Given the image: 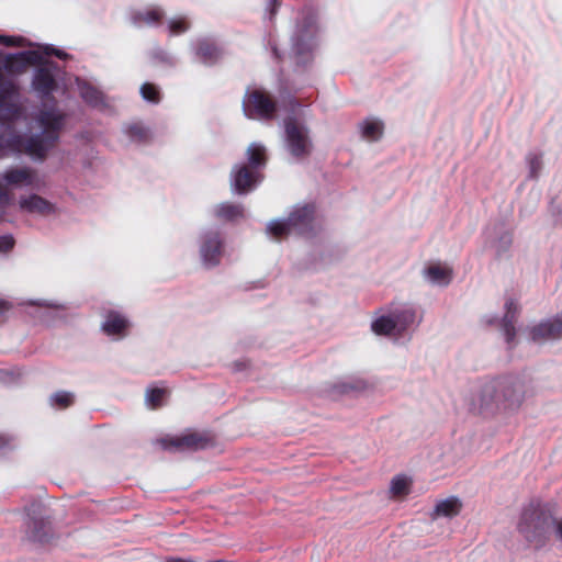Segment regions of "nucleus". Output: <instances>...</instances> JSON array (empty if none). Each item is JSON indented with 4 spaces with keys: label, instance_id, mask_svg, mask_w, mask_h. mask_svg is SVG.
<instances>
[{
    "label": "nucleus",
    "instance_id": "nucleus-12",
    "mask_svg": "<svg viewBox=\"0 0 562 562\" xmlns=\"http://www.w3.org/2000/svg\"><path fill=\"white\" fill-rule=\"evenodd\" d=\"M530 340L537 344L562 337V318L540 323L529 330Z\"/></svg>",
    "mask_w": 562,
    "mask_h": 562
},
{
    "label": "nucleus",
    "instance_id": "nucleus-44",
    "mask_svg": "<svg viewBox=\"0 0 562 562\" xmlns=\"http://www.w3.org/2000/svg\"><path fill=\"white\" fill-rule=\"evenodd\" d=\"M166 562H194L192 560H183V559H180V558H170L168 560H166Z\"/></svg>",
    "mask_w": 562,
    "mask_h": 562
},
{
    "label": "nucleus",
    "instance_id": "nucleus-35",
    "mask_svg": "<svg viewBox=\"0 0 562 562\" xmlns=\"http://www.w3.org/2000/svg\"><path fill=\"white\" fill-rule=\"evenodd\" d=\"M157 443H159L166 450L184 451V446L182 445V436L175 438H161L157 440Z\"/></svg>",
    "mask_w": 562,
    "mask_h": 562
},
{
    "label": "nucleus",
    "instance_id": "nucleus-18",
    "mask_svg": "<svg viewBox=\"0 0 562 562\" xmlns=\"http://www.w3.org/2000/svg\"><path fill=\"white\" fill-rule=\"evenodd\" d=\"M214 215L224 222H238L245 218V207L240 203L223 202L214 207Z\"/></svg>",
    "mask_w": 562,
    "mask_h": 562
},
{
    "label": "nucleus",
    "instance_id": "nucleus-47",
    "mask_svg": "<svg viewBox=\"0 0 562 562\" xmlns=\"http://www.w3.org/2000/svg\"><path fill=\"white\" fill-rule=\"evenodd\" d=\"M3 443L0 441V447L2 446Z\"/></svg>",
    "mask_w": 562,
    "mask_h": 562
},
{
    "label": "nucleus",
    "instance_id": "nucleus-3",
    "mask_svg": "<svg viewBox=\"0 0 562 562\" xmlns=\"http://www.w3.org/2000/svg\"><path fill=\"white\" fill-rule=\"evenodd\" d=\"M553 526L554 517L549 505L533 499L522 507L516 528L530 548L539 550L549 542Z\"/></svg>",
    "mask_w": 562,
    "mask_h": 562
},
{
    "label": "nucleus",
    "instance_id": "nucleus-21",
    "mask_svg": "<svg viewBox=\"0 0 562 562\" xmlns=\"http://www.w3.org/2000/svg\"><path fill=\"white\" fill-rule=\"evenodd\" d=\"M20 206L22 210L41 215H47L54 211L53 204L37 194L21 199Z\"/></svg>",
    "mask_w": 562,
    "mask_h": 562
},
{
    "label": "nucleus",
    "instance_id": "nucleus-26",
    "mask_svg": "<svg viewBox=\"0 0 562 562\" xmlns=\"http://www.w3.org/2000/svg\"><path fill=\"white\" fill-rule=\"evenodd\" d=\"M426 274L434 282L447 284L450 281L451 269L441 263H431L426 269Z\"/></svg>",
    "mask_w": 562,
    "mask_h": 562
},
{
    "label": "nucleus",
    "instance_id": "nucleus-31",
    "mask_svg": "<svg viewBox=\"0 0 562 562\" xmlns=\"http://www.w3.org/2000/svg\"><path fill=\"white\" fill-rule=\"evenodd\" d=\"M200 256L203 265L210 268L220 262L222 251L221 248H201Z\"/></svg>",
    "mask_w": 562,
    "mask_h": 562
},
{
    "label": "nucleus",
    "instance_id": "nucleus-22",
    "mask_svg": "<svg viewBox=\"0 0 562 562\" xmlns=\"http://www.w3.org/2000/svg\"><path fill=\"white\" fill-rule=\"evenodd\" d=\"M186 450H202L214 445L213 437L206 432H190L182 436Z\"/></svg>",
    "mask_w": 562,
    "mask_h": 562
},
{
    "label": "nucleus",
    "instance_id": "nucleus-23",
    "mask_svg": "<svg viewBox=\"0 0 562 562\" xmlns=\"http://www.w3.org/2000/svg\"><path fill=\"white\" fill-rule=\"evenodd\" d=\"M247 159L248 162L246 165L251 167V169L261 171L267 164L266 148L258 144H251L247 148Z\"/></svg>",
    "mask_w": 562,
    "mask_h": 562
},
{
    "label": "nucleus",
    "instance_id": "nucleus-32",
    "mask_svg": "<svg viewBox=\"0 0 562 562\" xmlns=\"http://www.w3.org/2000/svg\"><path fill=\"white\" fill-rule=\"evenodd\" d=\"M19 53L7 55L4 59V69L7 71L21 74L26 69L27 66H30L29 63H25L22 59H19L18 57H15V59H10V57L16 56Z\"/></svg>",
    "mask_w": 562,
    "mask_h": 562
},
{
    "label": "nucleus",
    "instance_id": "nucleus-4",
    "mask_svg": "<svg viewBox=\"0 0 562 562\" xmlns=\"http://www.w3.org/2000/svg\"><path fill=\"white\" fill-rule=\"evenodd\" d=\"M52 55L59 58L67 57V54L50 46L44 47L43 53L40 50H25L16 55L19 59L36 67L32 79V88L42 99H46L57 89L59 66L47 58ZM10 59H15V56L10 57Z\"/></svg>",
    "mask_w": 562,
    "mask_h": 562
},
{
    "label": "nucleus",
    "instance_id": "nucleus-19",
    "mask_svg": "<svg viewBox=\"0 0 562 562\" xmlns=\"http://www.w3.org/2000/svg\"><path fill=\"white\" fill-rule=\"evenodd\" d=\"M36 178V171L29 167L11 168L3 175V179L11 186H33Z\"/></svg>",
    "mask_w": 562,
    "mask_h": 562
},
{
    "label": "nucleus",
    "instance_id": "nucleus-10",
    "mask_svg": "<svg viewBox=\"0 0 562 562\" xmlns=\"http://www.w3.org/2000/svg\"><path fill=\"white\" fill-rule=\"evenodd\" d=\"M261 171L251 169L248 165H235L231 172V186L235 193L246 194L254 190L262 180Z\"/></svg>",
    "mask_w": 562,
    "mask_h": 562
},
{
    "label": "nucleus",
    "instance_id": "nucleus-24",
    "mask_svg": "<svg viewBox=\"0 0 562 562\" xmlns=\"http://www.w3.org/2000/svg\"><path fill=\"white\" fill-rule=\"evenodd\" d=\"M124 132L132 142L137 144L148 143L151 136L150 131L139 122L127 124Z\"/></svg>",
    "mask_w": 562,
    "mask_h": 562
},
{
    "label": "nucleus",
    "instance_id": "nucleus-13",
    "mask_svg": "<svg viewBox=\"0 0 562 562\" xmlns=\"http://www.w3.org/2000/svg\"><path fill=\"white\" fill-rule=\"evenodd\" d=\"M75 83L78 88L79 95L89 105L95 109H104L108 106L104 93L91 82L75 77Z\"/></svg>",
    "mask_w": 562,
    "mask_h": 562
},
{
    "label": "nucleus",
    "instance_id": "nucleus-42",
    "mask_svg": "<svg viewBox=\"0 0 562 562\" xmlns=\"http://www.w3.org/2000/svg\"><path fill=\"white\" fill-rule=\"evenodd\" d=\"M27 304H30V305H37V306L47 307V308H58V305H54V304L47 303L45 301H43V302H29Z\"/></svg>",
    "mask_w": 562,
    "mask_h": 562
},
{
    "label": "nucleus",
    "instance_id": "nucleus-46",
    "mask_svg": "<svg viewBox=\"0 0 562 562\" xmlns=\"http://www.w3.org/2000/svg\"><path fill=\"white\" fill-rule=\"evenodd\" d=\"M214 246H222V243L221 241H216V244Z\"/></svg>",
    "mask_w": 562,
    "mask_h": 562
},
{
    "label": "nucleus",
    "instance_id": "nucleus-16",
    "mask_svg": "<svg viewBox=\"0 0 562 562\" xmlns=\"http://www.w3.org/2000/svg\"><path fill=\"white\" fill-rule=\"evenodd\" d=\"M16 92V87L11 79H8L0 68V120L9 119L13 113V105L9 99Z\"/></svg>",
    "mask_w": 562,
    "mask_h": 562
},
{
    "label": "nucleus",
    "instance_id": "nucleus-2",
    "mask_svg": "<svg viewBox=\"0 0 562 562\" xmlns=\"http://www.w3.org/2000/svg\"><path fill=\"white\" fill-rule=\"evenodd\" d=\"M37 122L42 127V133L23 136L16 133H10L8 136H0V157L4 156L7 150L24 153L32 158L44 160L48 151L56 146L59 140V133L64 124V117L55 110H43L37 116Z\"/></svg>",
    "mask_w": 562,
    "mask_h": 562
},
{
    "label": "nucleus",
    "instance_id": "nucleus-9",
    "mask_svg": "<svg viewBox=\"0 0 562 562\" xmlns=\"http://www.w3.org/2000/svg\"><path fill=\"white\" fill-rule=\"evenodd\" d=\"M316 33L315 19L306 16L302 24L297 25L294 34L293 52L297 66L305 67L311 64L313 56V38Z\"/></svg>",
    "mask_w": 562,
    "mask_h": 562
},
{
    "label": "nucleus",
    "instance_id": "nucleus-40",
    "mask_svg": "<svg viewBox=\"0 0 562 562\" xmlns=\"http://www.w3.org/2000/svg\"><path fill=\"white\" fill-rule=\"evenodd\" d=\"M279 7H280L279 0H270L269 8H268V10L270 12V19L274 18Z\"/></svg>",
    "mask_w": 562,
    "mask_h": 562
},
{
    "label": "nucleus",
    "instance_id": "nucleus-39",
    "mask_svg": "<svg viewBox=\"0 0 562 562\" xmlns=\"http://www.w3.org/2000/svg\"><path fill=\"white\" fill-rule=\"evenodd\" d=\"M541 165H542V162H541L540 156L533 155V156L529 157V169H530V176L532 178L538 177V172L541 169Z\"/></svg>",
    "mask_w": 562,
    "mask_h": 562
},
{
    "label": "nucleus",
    "instance_id": "nucleus-30",
    "mask_svg": "<svg viewBox=\"0 0 562 562\" xmlns=\"http://www.w3.org/2000/svg\"><path fill=\"white\" fill-rule=\"evenodd\" d=\"M397 327V333L401 334L415 322V312L411 308H405L392 314Z\"/></svg>",
    "mask_w": 562,
    "mask_h": 562
},
{
    "label": "nucleus",
    "instance_id": "nucleus-37",
    "mask_svg": "<svg viewBox=\"0 0 562 562\" xmlns=\"http://www.w3.org/2000/svg\"><path fill=\"white\" fill-rule=\"evenodd\" d=\"M70 397L68 393H56L52 396V404L58 408L68 407Z\"/></svg>",
    "mask_w": 562,
    "mask_h": 562
},
{
    "label": "nucleus",
    "instance_id": "nucleus-6",
    "mask_svg": "<svg viewBox=\"0 0 562 562\" xmlns=\"http://www.w3.org/2000/svg\"><path fill=\"white\" fill-rule=\"evenodd\" d=\"M315 212L314 204L296 206L286 218L270 222L267 232L276 238L310 234L314 229Z\"/></svg>",
    "mask_w": 562,
    "mask_h": 562
},
{
    "label": "nucleus",
    "instance_id": "nucleus-38",
    "mask_svg": "<svg viewBox=\"0 0 562 562\" xmlns=\"http://www.w3.org/2000/svg\"><path fill=\"white\" fill-rule=\"evenodd\" d=\"M0 44L7 47H20L23 45V38L9 35H0Z\"/></svg>",
    "mask_w": 562,
    "mask_h": 562
},
{
    "label": "nucleus",
    "instance_id": "nucleus-1",
    "mask_svg": "<svg viewBox=\"0 0 562 562\" xmlns=\"http://www.w3.org/2000/svg\"><path fill=\"white\" fill-rule=\"evenodd\" d=\"M536 393L533 382L519 375H504L479 384L469 395V411L484 416L514 415Z\"/></svg>",
    "mask_w": 562,
    "mask_h": 562
},
{
    "label": "nucleus",
    "instance_id": "nucleus-17",
    "mask_svg": "<svg viewBox=\"0 0 562 562\" xmlns=\"http://www.w3.org/2000/svg\"><path fill=\"white\" fill-rule=\"evenodd\" d=\"M195 55L201 63L207 66L216 64L222 57V49L210 38H202L196 42Z\"/></svg>",
    "mask_w": 562,
    "mask_h": 562
},
{
    "label": "nucleus",
    "instance_id": "nucleus-27",
    "mask_svg": "<svg viewBox=\"0 0 562 562\" xmlns=\"http://www.w3.org/2000/svg\"><path fill=\"white\" fill-rule=\"evenodd\" d=\"M127 327V321L117 313L111 312L103 324V330L109 334H121Z\"/></svg>",
    "mask_w": 562,
    "mask_h": 562
},
{
    "label": "nucleus",
    "instance_id": "nucleus-20",
    "mask_svg": "<svg viewBox=\"0 0 562 562\" xmlns=\"http://www.w3.org/2000/svg\"><path fill=\"white\" fill-rule=\"evenodd\" d=\"M413 480L405 475H395L389 486V497L392 499L403 501L412 491Z\"/></svg>",
    "mask_w": 562,
    "mask_h": 562
},
{
    "label": "nucleus",
    "instance_id": "nucleus-8",
    "mask_svg": "<svg viewBox=\"0 0 562 562\" xmlns=\"http://www.w3.org/2000/svg\"><path fill=\"white\" fill-rule=\"evenodd\" d=\"M285 142L290 154L296 159H304L312 153L313 144L308 128L295 117L284 120Z\"/></svg>",
    "mask_w": 562,
    "mask_h": 562
},
{
    "label": "nucleus",
    "instance_id": "nucleus-36",
    "mask_svg": "<svg viewBox=\"0 0 562 562\" xmlns=\"http://www.w3.org/2000/svg\"><path fill=\"white\" fill-rule=\"evenodd\" d=\"M189 23L184 18L173 19L169 22V31L171 35H178L187 32Z\"/></svg>",
    "mask_w": 562,
    "mask_h": 562
},
{
    "label": "nucleus",
    "instance_id": "nucleus-41",
    "mask_svg": "<svg viewBox=\"0 0 562 562\" xmlns=\"http://www.w3.org/2000/svg\"><path fill=\"white\" fill-rule=\"evenodd\" d=\"M15 240L11 235H5L0 237V246H14Z\"/></svg>",
    "mask_w": 562,
    "mask_h": 562
},
{
    "label": "nucleus",
    "instance_id": "nucleus-45",
    "mask_svg": "<svg viewBox=\"0 0 562 562\" xmlns=\"http://www.w3.org/2000/svg\"><path fill=\"white\" fill-rule=\"evenodd\" d=\"M273 54H274L276 58H278V59L280 58V56H279V52H278V49H277V48H273Z\"/></svg>",
    "mask_w": 562,
    "mask_h": 562
},
{
    "label": "nucleus",
    "instance_id": "nucleus-7",
    "mask_svg": "<svg viewBox=\"0 0 562 562\" xmlns=\"http://www.w3.org/2000/svg\"><path fill=\"white\" fill-rule=\"evenodd\" d=\"M277 109V101L266 90H247L243 101V110L248 119L272 120Z\"/></svg>",
    "mask_w": 562,
    "mask_h": 562
},
{
    "label": "nucleus",
    "instance_id": "nucleus-28",
    "mask_svg": "<svg viewBox=\"0 0 562 562\" xmlns=\"http://www.w3.org/2000/svg\"><path fill=\"white\" fill-rule=\"evenodd\" d=\"M133 18L136 23L159 24L164 18V12L159 8H151L136 12Z\"/></svg>",
    "mask_w": 562,
    "mask_h": 562
},
{
    "label": "nucleus",
    "instance_id": "nucleus-14",
    "mask_svg": "<svg viewBox=\"0 0 562 562\" xmlns=\"http://www.w3.org/2000/svg\"><path fill=\"white\" fill-rule=\"evenodd\" d=\"M462 508V501L458 496H450L436 502L432 510L429 513V518L431 520L439 518L452 519L461 513Z\"/></svg>",
    "mask_w": 562,
    "mask_h": 562
},
{
    "label": "nucleus",
    "instance_id": "nucleus-25",
    "mask_svg": "<svg viewBox=\"0 0 562 562\" xmlns=\"http://www.w3.org/2000/svg\"><path fill=\"white\" fill-rule=\"evenodd\" d=\"M372 330L376 335L395 336L397 333L396 322L393 315L381 316L372 323Z\"/></svg>",
    "mask_w": 562,
    "mask_h": 562
},
{
    "label": "nucleus",
    "instance_id": "nucleus-15",
    "mask_svg": "<svg viewBox=\"0 0 562 562\" xmlns=\"http://www.w3.org/2000/svg\"><path fill=\"white\" fill-rule=\"evenodd\" d=\"M506 313L502 321V330L509 349L517 345L515 323L518 314V305L514 300H508L505 304Z\"/></svg>",
    "mask_w": 562,
    "mask_h": 562
},
{
    "label": "nucleus",
    "instance_id": "nucleus-29",
    "mask_svg": "<svg viewBox=\"0 0 562 562\" xmlns=\"http://www.w3.org/2000/svg\"><path fill=\"white\" fill-rule=\"evenodd\" d=\"M362 136L369 140H378L383 134V123L374 120H367L361 126Z\"/></svg>",
    "mask_w": 562,
    "mask_h": 562
},
{
    "label": "nucleus",
    "instance_id": "nucleus-43",
    "mask_svg": "<svg viewBox=\"0 0 562 562\" xmlns=\"http://www.w3.org/2000/svg\"><path fill=\"white\" fill-rule=\"evenodd\" d=\"M11 308V304L7 301L0 300V316Z\"/></svg>",
    "mask_w": 562,
    "mask_h": 562
},
{
    "label": "nucleus",
    "instance_id": "nucleus-5",
    "mask_svg": "<svg viewBox=\"0 0 562 562\" xmlns=\"http://www.w3.org/2000/svg\"><path fill=\"white\" fill-rule=\"evenodd\" d=\"M27 520L25 522V537L29 541L41 546L54 544L59 539V533L53 526V516L48 508L33 502L25 507Z\"/></svg>",
    "mask_w": 562,
    "mask_h": 562
},
{
    "label": "nucleus",
    "instance_id": "nucleus-34",
    "mask_svg": "<svg viewBox=\"0 0 562 562\" xmlns=\"http://www.w3.org/2000/svg\"><path fill=\"white\" fill-rule=\"evenodd\" d=\"M166 391L162 389L148 390L146 394V402L151 408L161 406Z\"/></svg>",
    "mask_w": 562,
    "mask_h": 562
},
{
    "label": "nucleus",
    "instance_id": "nucleus-33",
    "mask_svg": "<svg viewBox=\"0 0 562 562\" xmlns=\"http://www.w3.org/2000/svg\"><path fill=\"white\" fill-rule=\"evenodd\" d=\"M142 97L149 102L158 103L160 101V91L157 86L145 82L140 87Z\"/></svg>",
    "mask_w": 562,
    "mask_h": 562
},
{
    "label": "nucleus",
    "instance_id": "nucleus-11",
    "mask_svg": "<svg viewBox=\"0 0 562 562\" xmlns=\"http://www.w3.org/2000/svg\"><path fill=\"white\" fill-rule=\"evenodd\" d=\"M375 390V384L361 378L350 379L348 381H338L327 387L330 395H347L350 393L364 394Z\"/></svg>",
    "mask_w": 562,
    "mask_h": 562
}]
</instances>
